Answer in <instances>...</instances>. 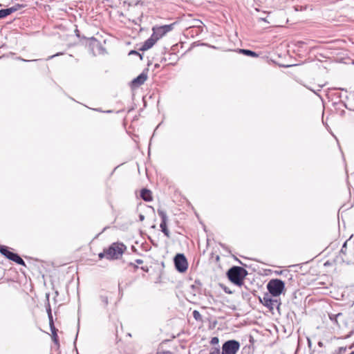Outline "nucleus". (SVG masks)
<instances>
[{
	"label": "nucleus",
	"mask_w": 354,
	"mask_h": 354,
	"mask_svg": "<svg viewBox=\"0 0 354 354\" xmlns=\"http://www.w3.org/2000/svg\"><path fill=\"white\" fill-rule=\"evenodd\" d=\"M177 261H178V259H177V254H176L173 257V262H174V267L176 269H177Z\"/></svg>",
	"instance_id": "obj_22"
},
{
	"label": "nucleus",
	"mask_w": 354,
	"mask_h": 354,
	"mask_svg": "<svg viewBox=\"0 0 354 354\" xmlns=\"http://www.w3.org/2000/svg\"><path fill=\"white\" fill-rule=\"evenodd\" d=\"M285 288L284 282L278 279H271L267 284V289L269 291V295L274 297L279 296Z\"/></svg>",
	"instance_id": "obj_3"
},
{
	"label": "nucleus",
	"mask_w": 354,
	"mask_h": 354,
	"mask_svg": "<svg viewBox=\"0 0 354 354\" xmlns=\"http://www.w3.org/2000/svg\"><path fill=\"white\" fill-rule=\"evenodd\" d=\"M48 317L49 319V324H50L51 332L53 333L54 342L57 343V335L56 333V328H55V327L54 326V323H53V315H48Z\"/></svg>",
	"instance_id": "obj_14"
},
{
	"label": "nucleus",
	"mask_w": 354,
	"mask_h": 354,
	"mask_svg": "<svg viewBox=\"0 0 354 354\" xmlns=\"http://www.w3.org/2000/svg\"><path fill=\"white\" fill-rule=\"evenodd\" d=\"M193 317L197 321H201L202 320V315L198 310H194L193 313Z\"/></svg>",
	"instance_id": "obj_17"
},
{
	"label": "nucleus",
	"mask_w": 354,
	"mask_h": 354,
	"mask_svg": "<svg viewBox=\"0 0 354 354\" xmlns=\"http://www.w3.org/2000/svg\"><path fill=\"white\" fill-rule=\"evenodd\" d=\"M100 299L102 301V304L103 305L104 307H106L108 304H109V299H108V297L106 295H101L100 296Z\"/></svg>",
	"instance_id": "obj_16"
},
{
	"label": "nucleus",
	"mask_w": 354,
	"mask_h": 354,
	"mask_svg": "<svg viewBox=\"0 0 354 354\" xmlns=\"http://www.w3.org/2000/svg\"><path fill=\"white\" fill-rule=\"evenodd\" d=\"M46 311L48 313V315H52L51 308L49 302H48V306L46 308Z\"/></svg>",
	"instance_id": "obj_23"
},
{
	"label": "nucleus",
	"mask_w": 354,
	"mask_h": 354,
	"mask_svg": "<svg viewBox=\"0 0 354 354\" xmlns=\"http://www.w3.org/2000/svg\"><path fill=\"white\" fill-rule=\"evenodd\" d=\"M323 86H319V89L318 91H320L321 90V88H322Z\"/></svg>",
	"instance_id": "obj_31"
},
{
	"label": "nucleus",
	"mask_w": 354,
	"mask_h": 354,
	"mask_svg": "<svg viewBox=\"0 0 354 354\" xmlns=\"http://www.w3.org/2000/svg\"><path fill=\"white\" fill-rule=\"evenodd\" d=\"M158 41L153 35L147 39L142 44V46L140 48V50L145 51L151 48L155 43Z\"/></svg>",
	"instance_id": "obj_11"
},
{
	"label": "nucleus",
	"mask_w": 354,
	"mask_h": 354,
	"mask_svg": "<svg viewBox=\"0 0 354 354\" xmlns=\"http://www.w3.org/2000/svg\"><path fill=\"white\" fill-rule=\"evenodd\" d=\"M247 274V270L240 266H233L227 272L229 280L238 286L243 285V279Z\"/></svg>",
	"instance_id": "obj_1"
},
{
	"label": "nucleus",
	"mask_w": 354,
	"mask_h": 354,
	"mask_svg": "<svg viewBox=\"0 0 354 354\" xmlns=\"http://www.w3.org/2000/svg\"><path fill=\"white\" fill-rule=\"evenodd\" d=\"M63 55V53H57V54H55V55H52V56H50V57H48V59H52V58H53V57H56V56H59V55Z\"/></svg>",
	"instance_id": "obj_26"
},
{
	"label": "nucleus",
	"mask_w": 354,
	"mask_h": 354,
	"mask_svg": "<svg viewBox=\"0 0 354 354\" xmlns=\"http://www.w3.org/2000/svg\"><path fill=\"white\" fill-rule=\"evenodd\" d=\"M240 53L245 55H247V56H250V57H258V54L252 50H248V49H240L239 50Z\"/></svg>",
	"instance_id": "obj_15"
},
{
	"label": "nucleus",
	"mask_w": 354,
	"mask_h": 354,
	"mask_svg": "<svg viewBox=\"0 0 354 354\" xmlns=\"http://www.w3.org/2000/svg\"><path fill=\"white\" fill-rule=\"evenodd\" d=\"M136 262L138 264H142L143 263V261L142 259H136Z\"/></svg>",
	"instance_id": "obj_27"
},
{
	"label": "nucleus",
	"mask_w": 354,
	"mask_h": 354,
	"mask_svg": "<svg viewBox=\"0 0 354 354\" xmlns=\"http://www.w3.org/2000/svg\"><path fill=\"white\" fill-rule=\"evenodd\" d=\"M147 79V75L145 73H140L137 77L134 78L132 82L133 86H139L145 83Z\"/></svg>",
	"instance_id": "obj_12"
},
{
	"label": "nucleus",
	"mask_w": 354,
	"mask_h": 354,
	"mask_svg": "<svg viewBox=\"0 0 354 354\" xmlns=\"http://www.w3.org/2000/svg\"><path fill=\"white\" fill-rule=\"evenodd\" d=\"M176 23H173L168 25H163L160 26H155L153 28V36L159 39L162 37L166 33L170 32L174 29Z\"/></svg>",
	"instance_id": "obj_7"
},
{
	"label": "nucleus",
	"mask_w": 354,
	"mask_h": 354,
	"mask_svg": "<svg viewBox=\"0 0 354 354\" xmlns=\"http://www.w3.org/2000/svg\"><path fill=\"white\" fill-rule=\"evenodd\" d=\"M189 266L188 261L183 254L178 253V272L184 273Z\"/></svg>",
	"instance_id": "obj_10"
},
{
	"label": "nucleus",
	"mask_w": 354,
	"mask_h": 354,
	"mask_svg": "<svg viewBox=\"0 0 354 354\" xmlns=\"http://www.w3.org/2000/svg\"><path fill=\"white\" fill-rule=\"evenodd\" d=\"M240 348V344L234 339L226 341L222 346V354H236Z\"/></svg>",
	"instance_id": "obj_6"
},
{
	"label": "nucleus",
	"mask_w": 354,
	"mask_h": 354,
	"mask_svg": "<svg viewBox=\"0 0 354 354\" xmlns=\"http://www.w3.org/2000/svg\"><path fill=\"white\" fill-rule=\"evenodd\" d=\"M347 241L344 242L343 244L341 250H340V254H346V248H347Z\"/></svg>",
	"instance_id": "obj_18"
},
{
	"label": "nucleus",
	"mask_w": 354,
	"mask_h": 354,
	"mask_svg": "<svg viewBox=\"0 0 354 354\" xmlns=\"http://www.w3.org/2000/svg\"><path fill=\"white\" fill-rule=\"evenodd\" d=\"M0 252L9 260H11L16 263L26 266L25 261L17 253L10 251L8 247L5 245H0Z\"/></svg>",
	"instance_id": "obj_5"
},
{
	"label": "nucleus",
	"mask_w": 354,
	"mask_h": 354,
	"mask_svg": "<svg viewBox=\"0 0 354 354\" xmlns=\"http://www.w3.org/2000/svg\"><path fill=\"white\" fill-rule=\"evenodd\" d=\"M312 91H313V93H315V94H317V92H315V91H313V90H312Z\"/></svg>",
	"instance_id": "obj_34"
},
{
	"label": "nucleus",
	"mask_w": 354,
	"mask_h": 354,
	"mask_svg": "<svg viewBox=\"0 0 354 354\" xmlns=\"http://www.w3.org/2000/svg\"><path fill=\"white\" fill-rule=\"evenodd\" d=\"M209 354H221L220 348L218 347L212 348Z\"/></svg>",
	"instance_id": "obj_20"
},
{
	"label": "nucleus",
	"mask_w": 354,
	"mask_h": 354,
	"mask_svg": "<svg viewBox=\"0 0 354 354\" xmlns=\"http://www.w3.org/2000/svg\"><path fill=\"white\" fill-rule=\"evenodd\" d=\"M104 257H106L105 249L104 250L103 252L99 254V257L100 259L103 258Z\"/></svg>",
	"instance_id": "obj_25"
},
{
	"label": "nucleus",
	"mask_w": 354,
	"mask_h": 354,
	"mask_svg": "<svg viewBox=\"0 0 354 354\" xmlns=\"http://www.w3.org/2000/svg\"><path fill=\"white\" fill-rule=\"evenodd\" d=\"M129 55H137L138 56H140V59H142V55L140 54L138 52H137L136 50H131L129 53Z\"/></svg>",
	"instance_id": "obj_21"
},
{
	"label": "nucleus",
	"mask_w": 354,
	"mask_h": 354,
	"mask_svg": "<svg viewBox=\"0 0 354 354\" xmlns=\"http://www.w3.org/2000/svg\"><path fill=\"white\" fill-rule=\"evenodd\" d=\"M125 249L126 246L123 243H113L105 249L106 258L108 259H118Z\"/></svg>",
	"instance_id": "obj_2"
},
{
	"label": "nucleus",
	"mask_w": 354,
	"mask_h": 354,
	"mask_svg": "<svg viewBox=\"0 0 354 354\" xmlns=\"http://www.w3.org/2000/svg\"><path fill=\"white\" fill-rule=\"evenodd\" d=\"M312 91H313V93H315V94H317V92H315V91H313V90H312Z\"/></svg>",
	"instance_id": "obj_33"
},
{
	"label": "nucleus",
	"mask_w": 354,
	"mask_h": 354,
	"mask_svg": "<svg viewBox=\"0 0 354 354\" xmlns=\"http://www.w3.org/2000/svg\"><path fill=\"white\" fill-rule=\"evenodd\" d=\"M224 291L226 292V293H232V292L230 290H228V289H227L226 288H224Z\"/></svg>",
	"instance_id": "obj_29"
},
{
	"label": "nucleus",
	"mask_w": 354,
	"mask_h": 354,
	"mask_svg": "<svg viewBox=\"0 0 354 354\" xmlns=\"http://www.w3.org/2000/svg\"><path fill=\"white\" fill-rule=\"evenodd\" d=\"M322 342H319V346H322Z\"/></svg>",
	"instance_id": "obj_32"
},
{
	"label": "nucleus",
	"mask_w": 354,
	"mask_h": 354,
	"mask_svg": "<svg viewBox=\"0 0 354 354\" xmlns=\"http://www.w3.org/2000/svg\"><path fill=\"white\" fill-rule=\"evenodd\" d=\"M140 221H142L145 219V216L142 214L139 215Z\"/></svg>",
	"instance_id": "obj_28"
},
{
	"label": "nucleus",
	"mask_w": 354,
	"mask_h": 354,
	"mask_svg": "<svg viewBox=\"0 0 354 354\" xmlns=\"http://www.w3.org/2000/svg\"><path fill=\"white\" fill-rule=\"evenodd\" d=\"M182 22H183V18L178 17V23H182Z\"/></svg>",
	"instance_id": "obj_30"
},
{
	"label": "nucleus",
	"mask_w": 354,
	"mask_h": 354,
	"mask_svg": "<svg viewBox=\"0 0 354 354\" xmlns=\"http://www.w3.org/2000/svg\"><path fill=\"white\" fill-rule=\"evenodd\" d=\"M218 342H219V339L217 337H214L211 339L210 340V344L212 345H216V344H218Z\"/></svg>",
	"instance_id": "obj_19"
},
{
	"label": "nucleus",
	"mask_w": 354,
	"mask_h": 354,
	"mask_svg": "<svg viewBox=\"0 0 354 354\" xmlns=\"http://www.w3.org/2000/svg\"><path fill=\"white\" fill-rule=\"evenodd\" d=\"M23 8H24V6L23 4L16 3L12 7L6 9H1L0 10V19L5 18L7 16L11 15L12 13Z\"/></svg>",
	"instance_id": "obj_9"
},
{
	"label": "nucleus",
	"mask_w": 354,
	"mask_h": 354,
	"mask_svg": "<svg viewBox=\"0 0 354 354\" xmlns=\"http://www.w3.org/2000/svg\"><path fill=\"white\" fill-rule=\"evenodd\" d=\"M266 293L263 295V298L261 299V302L267 307L270 311H272L274 308L279 309L281 305L280 299Z\"/></svg>",
	"instance_id": "obj_4"
},
{
	"label": "nucleus",
	"mask_w": 354,
	"mask_h": 354,
	"mask_svg": "<svg viewBox=\"0 0 354 354\" xmlns=\"http://www.w3.org/2000/svg\"><path fill=\"white\" fill-rule=\"evenodd\" d=\"M346 351V347H339V353H344Z\"/></svg>",
	"instance_id": "obj_24"
},
{
	"label": "nucleus",
	"mask_w": 354,
	"mask_h": 354,
	"mask_svg": "<svg viewBox=\"0 0 354 354\" xmlns=\"http://www.w3.org/2000/svg\"><path fill=\"white\" fill-rule=\"evenodd\" d=\"M140 197L147 202L152 201L151 192L147 189H142L140 192Z\"/></svg>",
	"instance_id": "obj_13"
},
{
	"label": "nucleus",
	"mask_w": 354,
	"mask_h": 354,
	"mask_svg": "<svg viewBox=\"0 0 354 354\" xmlns=\"http://www.w3.org/2000/svg\"><path fill=\"white\" fill-rule=\"evenodd\" d=\"M158 214L160 216V217L161 218V223L160 225L161 231L164 233V234L166 236L169 237V231L167 227V214H166L165 211L162 208L158 209Z\"/></svg>",
	"instance_id": "obj_8"
}]
</instances>
